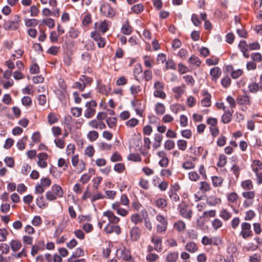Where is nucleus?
Returning <instances> with one entry per match:
<instances>
[{
    "label": "nucleus",
    "instance_id": "6e6d98bb",
    "mask_svg": "<svg viewBox=\"0 0 262 262\" xmlns=\"http://www.w3.org/2000/svg\"><path fill=\"white\" fill-rule=\"evenodd\" d=\"M227 161V158L224 155H220L219 157L217 166L219 167H223L225 165Z\"/></svg>",
    "mask_w": 262,
    "mask_h": 262
},
{
    "label": "nucleus",
    "instance_id": "338daca9",
    "mask_svg": "<svg viewBox=\"0 0 262 262\" xmlns=\"http://www.w3.org/2000/svg\"><path fill=\"white\" fill-rule=\"evenodd\" d=\"M102 178L101 177H97L94 178L93 180V187L95 189H98L99 184L101 183Z\"/></svg>",
    "mask_w": 262,
    "mask_h": 262
},
{
    "label": "nucleus",
    "instance_id": "20e7f679",
    "mask_svg": "<svg viewBox=\"0 0 262 262\" xmlns=\"http://www.w3.org/2000/svg\"><path fill=\"white\" fill-rule=\"evenodd\" d=\"M72 165L75 168L79 173L82 172L85 169V164L82 160H79L77 155L73 156L71 160Z\"/></svg>",
    "mask_w": 262,
    "mask_h": 262
},
{
    "label": "nucleus",
    "instance_id": "6ab92c4d",
    "mask_svg": "<svg viewBox=\"0 0 262 262\" xmlns=\"http://www.w3.org/2000/svg\"><path fill=\"white\" fill-rule=\"evenodd\" d=\"M118 252H120V257L125 261H128L131 259L132 255L129 250L125 247H123L118 250Z\"/></svg>",
    "mask_w": 262,
    "mask_h": 262
},
{
    "label": "nucleus",
    "instance_id": "39448f33",
    "mask_svg": "<svg viewBox=\"0 0 262 262\" xmlns=\"http://www.w3.org/2000/svg\"><path fill=\"white\" fill-rule=\"evenodd\" d=\"M180 214L184 218L190 220L192 216V211L190 208L185 204H180L178 207Z\"/></svg>",
    "mask_w": 262,
    "mask_h": 262
},
{
    "label": "nucleus",
    "instance_id": "6e6552de",
    "mask_svg": "<svg viewBox=\"0 0 262 262\" xmlns=\"http://www.w3.org/2000/svg\"><path fill=\"white\" fill-rule=\"evenodd\" d=\"M38 160L37 161V165L41 168H45L48 166L47 160L49 155L46 152H40L37 155Z\"/></svg>",
    "mask_w": 262,
    "mask_h": 262
},
{
    "label": "nucleus",
    "instance_id": "13d9d810",
    "mask_svg": "<svg viewBox=\"0 0 262 262\" xmlns=\"http://www.w3.org/2000/svg\"><path fill=\"white\" fill-rule=\"evenodd\" d=\"M200 190L202 192H206L210 190L209 184L206 182H201Z\"/></svg>",
    "mask_w": 262,
    "mask_h": 262
},
{
    "label": "nucleus",
    "instance_id": "423d86ee",
    "mask_svg": "<svg viewBox=\"0 0 262 262\" xmlns=\"http://www.w3.org/2000/svg\"><path fill=\"white\" fill-rule=\"evenodd\" d=\"M156 220L160 223L157 226V231L160 233L165 232L167 229L168 224L166 219L163 215L158 214L156 216Z\"/></svg>",
    "mask_w": 262,
    "mask_h": 262
},
{
    "label": "nucleus",
    "instance_id": "c9c22d12",
    "mask_svg": "<svg viewBox=\"0 0 262 262\" xmlns=\"http://www.w3.org/2000/svg\"><path fill=\"white\" fill-rule=\"evenodd\" d=\"M131 9L135 13L140 14L143 11L144 7L142 4H138L132 6Z\"/></svg>",
    "mask_w": 262,
    "mask_h": 262
},
{
    "label": "nucleus",
    "instance_id": "a878e982",
    "mask_svg": "<svg viewBox=\"0 0 262 262\" xmlns=\"http://www.w3.org/2000/svg\"><path fill=\"white\" fill-rule=\"evenodd\" d=\"M210 74L212 77V79L216 80L220 77L221 71L218 67H214L210 70Z\"/></svg>",
    "mask_w": 262,
    "mask_h": 262
},
{
    "label": "nucleus",
    "instance_id": "b1692460",
    "mask_svg": "<svg viewBox=\"0 0 262 262\" xmlns=\"http://www.w3.org/2000/svg\"><path fill=\"white\" fill-rule=\"evenodd\" d=\"M252 168L253 171L255 173L262 169V162L259 160H254L252 162Z\"/></svg>",
    "mask_w": 262,
    "mask_h": 262
},
{
    "label": "nucleus",
    "instance_id": "5fc2aeb1",
    "mask_svg": "<svg viewBox=\"0 0 262 262\" xmlns=\"http://www.w3.org/2000/svg\"><path fill=\"white\" fill-rule=\"evenodd\" d=\"M159 258V256L155 253H149L146 255V259L148 262H155Z\"/></svg>",
    "mask_w": 262,
    "mask_h": 262
},
{
    "label": "nucleus",
    "instance_id": "5701e85b",
    "mask_svg": "<svg viewBox=\"0 0 262 262\" xmlns=\"http://www.w3.org/2000/svg\"><path fill=\"white\" fill-rule=\"evenodd\" d=\"M185 249L190 253H194L198 251V247L195 243L190 242L186 244Z\"/></svg>",
    "mask_w": 262,
    "mask_h": 262
},
{
    "label": "nucleus",
    "instance_id": "473e14b6",
    "mask_svg": "<svg viewBox=\"0 0 262 262\" xmlns=\"http://www.w3.org/2000/svg\"><path fill=\"white\" fill-rule=\"evenodd\" d=\"M210 95L208 93L204 95V98L201 100V105L204 107H208L211 105Z\"/></svg>",
    "mask_w": 262,
    "mask_h": 262
},
{
    "label": "nucleus",
    "instance_id": "603ef678",
    "mask_svg": "<svg viewBox=\"0 0 262 262\" xmlns=\"http://www.w3.org/2000/svg\"><path fill=\"white\" fill-rule=\"evenodd\" d=\"M36 204L40 208H45L47 206V205L43 201V196H40L37 198Z\"/></svg>",
    "mask_w": 262,
    "mask_h": 262
},
{
    "label": "nucleus",
    "instance_id": "7ed1b4c3",
    "mask_svg": "<svg viewBox=\"0 0 262 262\" xmlns=\"http://www.w3.org/2000/svg\"><path fill=\"white\" fill-rule=\"evenodd\" d=\"M155 91L154 95L155 97L160 98L162 99H165L166 95L163 91L164 84L160 81H156L154 86Z\"/></svg>",
    "mask_w": 262,
    "mask_h": 262
},
{
    "label": "nucleus",
    "instance_id": "c756f323",
    "mask_svg": "<svg viewBox=\"0 0 262 262\" xmlns=\"http://www.w3.org/2000/svg\"><path fill=\"white\" fill-rule=\"evenodd\" d=\"M188 62L193 66L199 67L201 63V61L200 60L199 58L195 55L191 56L188 59Z\"/></svg>",
    "mask_w": 262,
    "mask_h": 262
},
{
    "label": "nucleus",
    "instance_id": "f3484780",
    "mask_svg": "<svg viewBox=\"0 0 262 262\" xmlns=\"http://www.w3.org/2000/svg\"><path fill=\"white\" fill-rule=\"evenodd\" d=\"M249 91L251 93H256L258 92H262V81L258 82H252L248 85Z\"/></svg>",
    "mask_w": 262,
    "mask_h": 262
},
{
    "label": "nucleus",
    "instance_id": "ea45409f",
    "mask_svg": "<svg viewBox=\"0 0 262 262\" xmlns=\"http://www.w3.org/2000/svg\"><path fill=\"white\" fill-rule=\"evenodd\" d=\"M108 22H107L106 20L101 22L98 27L99 31L101 32L102 33H104L108 30Z\"/></svg>",
    "mask_w": 262,
    "mask_h": 262
},
{
    "label": "nucleus",
    "instance_id": "09e8293b",
    "mask_svg": "<svg viewBox=\"0 0 262 262\" xmlns=\"http://www.w3.org/2000/svg\"><path fill=\"white\" fill-rule=\"evenodd\" d=\"M8 232L5 228H0V242L6 241Z\"/></svg>",
    "mask_w": 262,
    "mask_h": 262
},
{
    "label": "nucleus",
    "instance_id": "c03bdc74",
    "mask_svg": "<svg viewBox=\"0 0 262 262\" xmlns=\"http://www.w3.org/2000/svg\"><path fill=\"white\" fill-rule=\"evenodd\" d=\"M111 89L110 85H102L99 87L100 92L105 95H107L111 92Z\"/></svg>",
    "mask_w": 262,
    "mask_h": 262
},
{
    "label": "nucleus",
    "instance_id": "4c0bfd02",
    "mask_svg": "<svg viewBox=\"0 0 262 262\" xmlns=\"http://www.w3.org/2000/svg\"><path fill=\"white\" fill-rule=\"evenodd\" d=\"M106 122L110 128H113L116 126L117 119L115 117H109L107 118Z\"/></svg>",
    "mask_w": 262,
    "mask_h": 262
},
{
    "label": "nucleus",
    "instance_id": "aec40b11",
    "mask_svg": "<svg viewBox=\"0 0 262 262\" xmlns=\"http://www.w3.org/2000/svg\"><path fill=\"white\" fill-rule=\"evenodd\" d=\"M186 224L183 221L179 220L175 222L173 224V228L177 231L182 232L186 229Z\"/></svg>",
    "mask_w": 262,
    "mask_h": 262
},
{
    "label": "nucleus",
    "instance_id": "79ce46f5",
    "mask_svg": "<svg viewBox=\"0 0 262 262\" xmlns=\"http://www.w3.org/2000/svg\"><path fill=\"white\" fill-rule=\"evenodd\" d=\"M127 159L134 162H140L141 158L138 154H130L127 156Z\"/></svg>",
    "mask_w": 262,
    "mask_h": 262
},
{
    "label": "nucleus",
    "instance_id": "bb28decb",
    "mask_svg": "<svg viewBox=\"0 0 262 262\" xmlns=\"http://www.w3.org/2000/svg\"><path fill=\"white\" fill-rule=\"evenodd\" d=\"M184 85L173 88L172 89V91L175 94V97L176 98H180L181 96L184 93Z\"/></svg>",
    "mask_w": 262,
    "mask_h": 262
},
{
    "label": "nucleus",
    "instance_id": "e2e57ef3",
    "mask_svg": "<svg viewBox=\"0 0 262 262\" xmlns=\"http://www.w3.org/2000/svg\"><path fill=\"white\" fill-rule=\"evenodd\" d=\"M46 196L47 199L49 201H53L57 198V197L55 195V193L51 190V191H48L46 193Z\"/></svg>",
    "mask_w": 262,
    "mask_h": 262
},
{
    "label": "nucleus",
    "instance_id": "9b49d317",
    "mask_svg": "<svg viewBox=\"0 0 262 262\" xmlns=\"http://www.w3.org/2000/svg\"><path fill=\"white\" fill-rule=\"evenodd\" d=\"M103 216L107 217L108 223L117 224L120 222V219L115 215L111 210H107L103 213Z\"/></svg>",
    "mask_w": 262,
    "mask_h": 262
},
{
    "label": "nucleus",
    "instance_id": "cd10ccee",
    "mask_svg": "<svg viewBox=\"0 0 262 262\" xmlns=\"http://www.w3.org/2000/svg\"><path fill=\"white\" fill-rule=\"evenodd\" d=\"M243 74V71L242 69L234 70L230 66V75L233 79H237Z\"/></svg>",
    "mask_w": 262,
    "mask_h": 262
},
{
    "label": "nucleus",
    "instance_id": "8fccbe9b",
    "mask_svg": "<svg viewBox=\"0 0 262 262\" xmlns=\"http://www.w3.org/2000/svg\"><path fill=\"white\" fill-rule=\"evenodd\" d=\"M168 194L170 199L172 202H178L180 200V196L177 192L169 191Z\"/></svg>",
    "mask_w": 262,
    "mask_h": 262
},
{
    "label": "nucleus",
    "instance_id": "58836bf2",
    "mask_svg": "<svg viewBox=\"0 0 262 262\" xmlns=\"http://www.w3.org/2000/svg\"><path fill=\"white\" fill-rule=\"evenodd\" d=\"M177 146L179 149L184 151L186 149L187 146V142L184 140H179L177 141Z\"/></svg>",
    "mask_w": 262,
    "mask_h": 262
},
{
    "label": "nucleus",
    "instance_id": "393cba45",
    "mask_svg": "<svg viewBox=\"0 0 262 262\" xmlns=\"http://www.w3.org/2000/svg\"><path fill=\"white\" fill-rule=\"evenodd\" d=\"M179 254L177 252L169 253L166 257L167 262H176L178 258Z\"/></svg>",
    "mask_w": 262,
    "mask_h": 262
},
{
    "label": "nucleus",
    "instance_id": "1a4fd4ad",
    "mask_svg": "<svg viewBox=\"0 0 262 262\" xmlns=\"http://www.w3.org/2000/svg\"><path fill=\"white\" fill-rule=\"evenodd\" d=\"M241 234L245 239L253 235V232L251 229V225L249 223L244 222L242 224Z\"/></svg>",
    "mask_w": 262,
    "mask_h": 262
},
{
    "label": "nucleus",
    "instance_id": "dca6fc26",
    "mask_svg": "<svg viewBox=\"0 0 262 262\" xmlns=\"http://www.w3.org/2000/svg\"><path fill=\"white\" fill-rule=\"evenodd\" d=\"M236 101L238 104L241 105H249L251 104L250 97L247 94L237 96Z\"/></svg>",
    "mask_w": 262,
    "mask_h": 262
},
{
    "label": "nucleus",
    "instance_id": "37998d69",
    "mask_svg": "<svg viewBox=\"0 0 262 262\" xmlns=\"http://www.w3.org/2000/svg\"><path fill=\"white\" fill-rule=\"evenodd\" d=\"M139 121L136 118H132L125 122V125L128 127H134L139 124Z\"/></svg>",
    "mask_w": 262,
    "mask_h": 262
},
{
    "label": "nucleus",
    "instance_id": "3c124183",
    "mask_svg": "<svg viewBox=\"0 0 262 262\" xmlns=\"http://www.w3.org/2000/svg\"><path fill=\"white\" fill-rule=\"evenodd\" d=\"M251 58L254 62H260L262 61V55L259 53L251 54Z\"/></svg>",
    "mask_w": 262,
    "mask_h": 262
},
{
    "label": "nucleus",
    "instance_id": "4468645a",
    "mask_svg": "<svg viewBox=\"0 0 262 262\" xmlns=\"http://www.w3.org/2000/svg\"><path fill=\"white\" fill-rule=\"evenodd\" d=\"M157 156L160 158V160L159 162V165L163 167H166L169 164V160L167 157V154L164 151L161 150L157 152Z\"/></svg>",
    "mask_w": 262,
    "mask_h": 262
},
{
    "label": "nucleus",
    "instance_id": "9d476101",
    "mask_svg": "<svg viewBox=\"0 0 262 262\" xmlns=\"http://www.w3.org/2000/svg\"><path fill=\"white\" fill-rule=\"evenodd\" d=\"M112 208L114 211H116V213L118 215L123 217L126 216L129 213L128 210H126L121 207L120 203L119 202H116L113 203L112 205Z\"/></svg>",
    "mask_w": 262,
    "mask_h": 262
},
{
    "label": "nucleus",
    "instance_id": "a19ab883",
    "mask_svg": "<svg viewBox=\"0 0 262 262\" xmlns=\"http://www.w3.org/2000/svg\"><path fill=\"white\" fill-rule=\"evenodd\" d=\"M40 184L44 188L49 187L51 184V180L48 177H43L40 180Z\"/></svg>",
    "mask_w": 262,
    "mask_h": 262
},
{
    "label": "nucleus",
    "instance_id": "7c9ffc66",
    "mask_svg": "<svg viewBox=\"0 0 262 262\" xmlns=\"http://www.w3.org/2000/svg\"><path fill=\"white\" fill-rule=\"evenodd\" d=\"M155 112L158 115L164 114L165 112V107L162 103H157L155 106Z\"/></svg>",
    "mask_w": 262,
    "mask_h": 262
},
{
    "label": "nucleus",
    "instance_id": "a18cd8bd",
    "mask_svg": "<svg viewBox=\"0 0 262 262\" xmlns=\"http://www.w3.org/2000/svg\"><path fill=\"white\" fill-rule=\"evenodd\" d=\"M130 221L135 225L142 222V219L139 214L136 213L133 214L130 217Z\"/></svg>",
    "mask_w": 262,
    "mask_h": 262
},
{
    "label": "nucleus",
    "instance_id": "f257e3e1",
    "mask_svg": "<svg viewBox=\"0 0 262 262\" xmlns=\"http://www.w3.org/2000/svg\"><path fill=\"white\" fill-rule=\"evenodd\" d=\"M20 18L18 15H15L13 20H9L3 25V28L6 30H15L19 25Z\"/></svg>",
    "mask_w": 262,
    "mask_h": 262
},
{
    "label": "nucleus",
    "instance_id": "72a5a7b5",
    "mask_svg": "<svg viewBox=\"0 0 262 262\" xmlns=\"http://www.w3.org/2000/svg\"><path fill=\"white\" fill-rule=\"evenodd\" d=\"M221 202V200L214 196H210L207 199V204L209 206H215Z\"/></svg>",
    "mask_w": 262,
    "mask_h": 262
},
{
    "label": "nucleus",
    "instance_id": "49530a36",
    "mask_svg": "<svg viewBox=\"0 0 262 262\" xmlns=\"http://www.w3.org/2000/svg\"><path fill=\"white\" fill-rule=\"evenodd\" d=\"M25 25L27 27H35L38 24V20L32 18V19H26L25 20Z\"/></svg>",
    "mask_w": 262,
    "mask_h": 262
},
{
    "label": "nucleus",
    "instance_id": "e433bc0d",
    "mask_svg": "<svg viewBox=\"0 0 262 262\" xmlns=\"http://www.w3.org/2000/svg\"><path fill=\"white\" fill-rule=\"evenodd\" d=\"M42 23L47 26L50 29L53 28L55 26V21L51 18L43 19Z\"/></svg>",
    "mask_w": 262,
    "mask_h": 262
},
{
    "label": "nucleus",
    "instance_id": "2eb2a0df",
    "mask_svg": "<svg viewBox=\"0 0 262 262\" xmlns=\"http://www.w3.org/2000/svg\"><path fill=\"white\" fill-rule=\"evenodd\" d=\"M141 231L137 226L133 227L129 230V237L132 241H137L141 236Z\"/></svg>",
    "mask_w": 262,
    "mask_h": 262
},
{
    "label": "nucleus",
    "instance_id": "0eeeda50",
    "mask_svg": "<svg viewBox=\"0 0 262 262\" xmlns=\"http://www.w3.org/2000/svg\"><path fill=\"white\" fill-rule=\"evenodd\" d=\"M97 106V103L92 100L86 103V109L85 111L84 116L86 118H91L93 117L95 114V107Z\"/></svg>",
    "mask_w": 262,
    "mask_h": 262
},
{
    "label": "nucleus",
    "instance_id": "f704fd0d",
    "mask_svg": "<svg viewBox=\"0 0 262 262\" xmlns=\"http://www.w3.org/2000/svg\"><path fill=\"white\" fill-rule=\"evenodd\" d=\"M99 137V133L96 130L90 131L87 134V138L91 142L96 141Z\"/></svg>",
    "mask_w": 262,
    "mask_h": 262
},
{
    "label": "nucleus",
    "instance_id": "4d7b16f0",
    "mask_svg": "<svg viewBox=\"0 0 262 262\" xmlns=\"http://www.w3.org/2000/svg\"><path fill=\"white\" fill-rule=\"evenodd\" d=\"M48 121L49 123L51 125L57 122L58 119L56 115L51 113L48 116Z\"/></svg>",
    "mask_w": 262,
    "mask_h": 262
},
{
    "label": "nucleus",
    "instance_id": "412c9836",
    "mask_svg": "<svg viewBox=\"0 0 262 262\" xmlns=\"http://www.w3.org/2000/svg\"><path fill=\"white\" fill-rule=\"evenodd\" d=\"M10 246L14 252L18 251L21 247V242L17 239H12L9 243Z\"/></svg>",
    "mask_w": 262,
    "mask_h": 262
},
{
    "label": "nucleus",
    "instance_id": "69168bd1",
    "mask_svg": "<svg viewBox=\"0 0 262 262\" xmlns=\"http://www.w3.org/2000/svg\"><path fill=\"white\" fill-rule=\"evenodd\" d=\"M250 262H260L261 256L259 253H255L249 256Z\"/></svg>",
    "mask_w": 262,
    "mask_h": 262
},
{
    "label": "nucleus",
    "instance_id": "f03ea898",
    "mask_svg": "<svg viewBox=\"0 0 262 262\" xmlns=\"http://www.w3.org/2000/svg\"><path fill=\"white\" fill-rule=\"evenodd\" d=\"M101 14L104 17L113 18L116 15V11L111 5L107 3H104L100 7Z\"/></svg>",
    "mask_w": 262,
    "mask_h": 262
},
{
    "label": "nucleus",
    "instance_id": "2f4dec72",
    "mask_svg": "<svg viewBox=\"0 0 262 262\" xmlns=\"http://www.w3.org/2000/svg\"><path fill=\"white\" fill-rule=\"evenodd\" d=\"M242 187L247 190H250L253 189V185L251 180H247L242 182Z\"/></svg>",
    "mask_w": 262,
    "mask_h": 262
},
{
    "label": "nucleus",
    "instance_id": "f8f14e48",
    "mask_svg": "<svg viewBox=\"0 0 262 262\" xmlns=\"http://www.w3.org/2000/svg\"><path fill=\"white\" fill-rule=\"evenodd\" d=\"M114 224L108 223L104 228V230L107 234L115 232L117 235L121 233V230L119 226L115 225Z\"/></svg>",
    "mask_w": 262,
    "mask_h": 262
},
{
    "label": "nucleus",
    "instance_id": "c85d7f7f",
    "mask_svg": "<svg viewBox=\"0 0 262 262\" xmlns=\"http://www.w3.org/2000/svg\"><path fill=\"white\" fill-rule=\"evenodd\" d=\"M121 32L125 35H129L132 33V28L128 21L123 25L121 28Z\"/></svg>",
    "mask_w": 262,
    "mask_h": 262
},
{
    "label": "nucleus",
    "instance_id": "de8ad7c7",
    "mask_svg": "<svg viewBox=\"0 0 262 262\" xmlns=\"http://www.w3.org/2000/svg\"><path fill=\"white\" fill-rule=\"evenodd\" d=\"M175 144L173 141L167 140L164 143V148L167 150H170L174 148Z\"/></svg>",
    "mask_w": 262,
    "mask_h": 262
},
{
    "label": "nucleus",
    "instance_id": "4be33fe9",
    "mask_svg": "<svg viewBox=\"0 0 262 262\" xmlns=\"http://www.w3.org/2000/svg\"><path fill=\"white\" fill-rule=\"evenodd\" d=\"M52 191L57 198H62L63 195V191L62 188L58 185L54 184L52 187Z\"/></svg>",
    "mask_w": 262,
    "mask_h": 262
},
{
    "label": "nucleus",
    "instance_id": "ddd939ff",
    "mask_svg": "<svg viewBox=\"0 0 262 262\" xmlns=\"http://www.w3.org/2000/svg\"><path fill=\"white\" fill-rule=\"evenodd\" d=\"M91 36L97 42L99 48H103L106 44V40L104 38L101 36L99 33L96 31L93 32L91 34Z\"/></svg>",
    "mask_w": 262,
    "mask_h": 262
},
{
    "label": "nucleus",
    "instance_id": "052dcab7",
    "mask_svg": "<svg viewBox=\"0 0 262 262\" xmlns=\"http://www.w3.org/2000/svg\"><path fill=\"white\" fill-rule=\"evenodd\" d=\"M212 226L214 230H217L222 226V222L218 219H214L211 223Z\"/></svg>",
    "mask_w": 262,
    "mask_h": 262
},
{
    "label": "nucleus",
    "instance_id": "bf43d9fd",
    "mask_svg": "<svg viewBox=\"0 0 262 262\" xmlns=\"http://www.w3.org/2000/svg\"><path fill=\"white\" fill-rule=\"evenodd\" d=\"M242 194L244 198L249 200L253 199L255 196V193L254 191L244 192Z\"/></svg>",
    "mask_w": 262,
    "mask_h": 262
},
{
    "label": "nucleus",
    "instance_id": "774afa93",
    "mask_svg": "<svg viewBox=\"0 0 262 262\" xmlns=\"http://www.w3.org/2000/svg\"><path fill=\"white\" fill-rule=\"evenodd\" d=\"M212 181L213 186L217 187L221 184L222 182V179L221 177L214 176L212 177Z\"/></svg>",
    "mask_w": 262,
    "mask_h": 262
},
{
    "label": "nucleus",
    "instance_id": "680f3d73",
    "mask_svg": "<svg viewBox=\"0 0 262 262\" xmlns=\"http://www.w3.org/2000/svg\"><path fill=\"white\" fill-rule=\"evenodd\" d=\"M114 169L115 171L122 173L125 169V166L123 163H119L115 165Z\"/></svg>",
    "mask_w": 262,
    "mask_h": 262
},
{
    "label": "nucleus",
    "instance_id": "0e129e2a",
    "mask_svg": "<svg viewBox=\"0 0 262 262\" xmlns=\"http://www.w3.org/2000/svg\"><path fill=\"white\" fill-rule=\"evenodd\" d=\"M80 81H81L82 84H84L86 87V85L91 84L92 79L90 77H87L85 75H82L80 78Z\"/></svg>",
    "mask_w": 262,
    "mask_h": 262
},
{
    "label": "nucleus",
    "instance_id": "864d4df0",
    "mask_svg": "<svg viewBox=\"0 0 262 262\" xmlns=\"http://www.w3.org/2000/svg\"><path fill=\"white\" fill-rule=\"evenodd\" d=\"M165 68L166 70H168V69L175 70L176 68V63L172 59H168L166 62Z\"/></svg>",
    "mask_w": 262,
    "mask_h": 262
},
{
    "label": "nucleus",
    "instance_id": "a211bd4d",
    "mask_svg": "<svg viewBox=\"0 0 262 262\" xmlns=\"http://www.w3.org/2000/svg\"><path fill=\"white\" fill-rule=\"evenodd\" d=\"M162 237L156 234H153L151 236V241L154 244V249L157 251L161 250Z\"/></svg>",
    "mask_w": 262,
    "mask_h": 262
}]
</instances>
